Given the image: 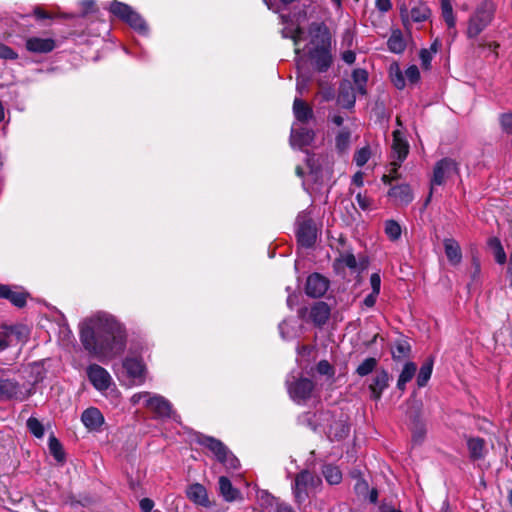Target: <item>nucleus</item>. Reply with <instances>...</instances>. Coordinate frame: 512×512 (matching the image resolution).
Masks as SVG:
<instances>
[{"mask_svg": "<svg viewBox=\"0 0 512 512\" xmlns=\"http://www.w3.org/2000/svg\"><path fill=\"white\" fill-rule=\"evenodd\" d=\"M317 372L321 375L332 377L334 375V368L327 360H321L317 364Z\"/></svg>", "mask_w": 512, "mask_h": 512, "instance_id": "603ef678", "label": "nucleus"}, {"mask_svg": "<svg viewBox=\"0 0 512 512\" xmlns=\"http://www.w3.org/2000/svg\"><path fill=\"white\" fill-rule=\"evenodd\" d=\"M296 236L299 245L310 248L316 241V228L312 219L306 214L301 213L296 220Z\"/></svg>", "mask_w": 512, "mask_h": 512, "instance_id": "1a4fd4ad", "label": "nucleus"}, {"mask_svg": "<svg viewBox=\"0 0 512 512\" xmlns=\"http://www.w3.org/2000/svg\"><path fill=\"white\" fill-rule=\"evenodd\" d=\"M187 497L196 505L209 508L212 506L207 489L200 483L191 484L187 488Z\"/></svg>", "mask_w": 512, "mask_h": 512, "instance_id": "6ab92c4d", "label": "nucleus"}, {"mask_svg": "<svg viewBox=\"0 0 512 512\" xmlns=\"http://www.w3.org/2000/svg\"><path fill=\"white\" fill-rule=\"evenodd\" d=\"M355 101V88L349 81L342 82L339 87L337 104L344 109H352L355 105Z\"/></svg>", "mask_w": 512, "mask_h": 512, "instance_id": "412c9836", "label": "nucleus"}, {"mask_svg": "<svg viewBox=\"0 0 512 512\" xmlns=\"http://www.w3.org/2000/svg\"><path fill=\"white\" fill-rule=\"evenodd\" d=\"M87 377L93 387L104 392L113 384V380L109 372L98 364H91L87 367Z\"/></svg>", "mask_w": 512, "mask_h": 512, "instance_id": "ddd939ff", "label": "nucleus"}, {"mask_svg": "<svg viewBox=\"0 0 512 512\" xmlns=\"http://www.w3.org/2000/svg\"><path fill=\"white\" fill-rule=\"evenodd\" d=\"M354 489H355L357 494L361 495V494H365L366 492H368L369 486H368V483L365 480L358 479L356 484H355Z\"/></svg>", "mask_w": 512, "mask_h": 512, "instance_id": "e2e57ef3", "label": "nucleus"}, {"mask_svg": "<svg viewBox=\"0 0 512 512\" xmlns=\"http://www.w3.org/2000/svg\"><path fill=\"white\" fill-rule=\"evenodd\" d=\"M387 46L392 53L400 54L406 48V43L400 30H395L390 35Z\"/></svg>", "mask_w": 512, "mask_h": 512, "instance_id": "2f4dec72", "label": "nucleus"}, {"mask_svg": "<svg viewBox=\"0 0 512 512\" xmlns=\"http://www.w3.org/2000/svg\"><path fill=\"white\" fill-rule=\"evenodd\" d=\"M411 346L405 339L397 340L391 348L392 357L394 360H402L409 356Z\"/></svg>", "mask_w": 512, "mask_h": 512, "instance_id": "72a5a7b5", "label": "nucleus"}, {"mask_svg": "<svg viewBox=\"0 0 512 512\" xmlns=\"http://www.w3.org/2000/svg\"><path fill=\"white\" fill-rule=\"evenodd\" d=\"M389 380V374L385 370H381L375 374L369 384L371 399L375 401L380 400L383 391L389 386Z\"/></svg>", "mask_w": 512, "mask_h": 512, "instance_id": "f3484780", "label": "nucleus"}, {"mask_svg": "<svg viewBox=\"0 0 512 512\" xmlns=\"http://www.w3.org/2000/svg\"><path fill=\"white\" fill-rule=\"evenodd\" d=\"M442 17L449 29H455L456 17L450 0H441Z\"/></svg>", "mask_w": 512, "mask_h": 512, "instance_id": "58836bf2", "label": "nucleus"}, {"mask_svg": "<svg viewBox=\"0 0 512 512\" xmlns=\"http://www.w3.org/2000/svg\"><path fill=\"white\" fill-rule=\"evenodd\" d=\"M81 421L89 431H99L105 419L98 408L89 407L82 412Z\"/></svg>", "mask_w": 512, "mask_h": 512, "instance_id": "dca6fc26", "label": "nucleus"}, {"mask_svg": "<svg viewBox=\"0 0 512 512\" xmlns=\"http://www.w3.org/2000/svg\"><path fill=\"white\" fill-rule=\"evenodd\" d=\"M219 494L226 502H234L241 498L240 491L235 488L228 477L220 476L218 479Z\"/></svg>", "mask_w": 512, "mask_h": 512, "instance_id": "5701e85b", "label": "nucleus"}, {"mask_svg": "<svg viewBox=\"0 0 512 512\" xmlns=\"http://www.w3.org/2000/svg\"><path fill=\"white\" fill-rule=\"evenodd\" d=\"M33 393V388L21 385L13 379H0V398L24 401Z\"/></svg>", "mask_w": 512, "mask_h": 512, "instance_id": "9d476101", "label": "nucleus"}, {"mask_svg": "<svg viewBox=\"0 0 512 512\" xmlns=\"http://www.w3.org/2000/svg\"><path fill=\"white\" fill-rule=\"evenodd\" d=\"M405 78L411 82L416 83L420 79V72L416 65H411L405 70Z\"/></svg>", "mask_w": 512, "mask_h": 512, "instance_id": "5fc2aeb1", "label": "nucleus"}, {"mask_svg": "<svg viewBox=\"0 0 512 512\" xmlns=\"http://www.w3.org/2000/svg\"><path fill=\"white\" fill-rule=\"evenodd\" d=\"M436 44H432L430 49H422L420 51L419 57L421 61V65L424 69H429L431 65V61L433 59V55L436 53Z\"/></svg>", "mask_w": 512, "mask_h": 512, "instance_id": "a18cd8bd", "label": "nucleus"}, {"mask_svg": "<svg viewBox=\"0 0 512 512\" xmlns=\"http://www.w3.org/2000/svg\"><path fill=\"white\" fill-rule=\"evenodd\" d=\"M356 202L359 205V207L364 211L368 210L371 205L370 199L367 196L362 195L361 193H358L356 195Z\"/></svg>", "mask_w": 512, "mask_h": 512, "instance_id": "bf43d9fd", "label": "nucleus"}, {"mask_svg": "<svg viewBox=\"0 0 512 512\" xmlns=\"http://www.w3.org/2000/svg\"><path fill=\"white\" fill-rule=\"evenodd\" d=\"M4 299H8L12 304L21 308L26 304L27 294L20 290H13L8 286V293H6Z\"/></svg>", "mask_w": 512, "mask_h": 512, "instance_id": "ea45409f", "label": "nucleus"}, {"mask_svg": "<svg viewBox=\"0 0 512 512\" xmlns=\"http://www.w3.org/2000/svg\"><path fill=\"white\" fill-rule=\"evenodd\" d=\"M267 512H293V510L289 505L278 502L272 509L268 510Z\"/></svg>", "mask_w": 512, "mask_h": 512, "instance_id": "338daca9", "label": "nucleus"}, {"mask_svg": "<svg viewBox=\"0 0 512 512\" xmlns=\"http://www.w3.org/2000/svg\"><path fill=\"white\" fill-rule=\"evenodd\" d=\"M500 125L502 130L512 135V113H504L500 116Z\"/></svg>", "mask_w": 512, "mask_h": 512, "instance_id": "864d4df0", "label": "nucleus"}, {"mask_svg": "<svg viewBox=\"0 0 512 512\" xmlns=\"http://www.w3.org/2000/svg\"><path fill=\"white\" fill-rule=\"evenodd\" d=\"M433 364V358H428L421 365L419 373L417 375V385L419 387H424L428 383L433 371Z\"/></svg>", "mask_w": 512, "mask_h": 512, "instance_id": "473e14b6", "label": "nucleus"}, {"mask_svg": "<svg viewBox=\"0 0 512 512\" xmlns=\"http://www.w3.org/2000/svg\"><path fill=\"white\" fill-rule=\"evenodd\" d=\"M310 41L305 46L308 57L318 72H325L332 64L330 53V37L326 27L321 23L313 22L309 26Z\"/></svg>", "mask_w": 512, "mask_h": 512, "instance_id": "f03ea898", "label": "nucleus"}, {"mask_svg": "<svg viewBox=\"0 0 512 512\" xmlns=\"http://www.w3.org/2000/svg\"><path fill=\"white\" fill-rule=\"evenodd\" d=\"M48 447L51 455L54 457V459L62 463L65 460V453L62 447V444L59 442V440L51 435L48 440Z\"/></svg>", "mask_w": 512, "mask_h": 512, "instance_id": "4c0bfd02", "label": "nucleus"}, {"mask_svg": "<svg viewBox=\"0 0 512 512\" xmlns=\"http://www.w3.org/2000/svg\"><path fill=\"white\" fill-rule=\"evenodd\" d=\"M470 457L478 460L484 457V440L481 438H470L467 442Z\"/></svg>", "mask_w": 512, "mask_h": 512, "instance_id": "c9c22d12", "label": "nucleus"}, {"mask_svg": "<svg viewBox=\"0 0 512 512\" xmlns=\"http://www.w3.org/2000/svg\"><path fill=\"white\" fill-rule=\"evenodd\" d=\"M321 484V479L308 470H302L295 477L293 493L298 503H303Z\"/></svg>", "mask_w": 512, "mask_h": 512, "instance_id": "0eeeda50", "label": "nucleus"}, {"mask_svg": "<svg viewBox=\"0 0 512 512\" xmlns=\"http://www.w3.org/2000/svg\"><path fill=\"white\" fill-rule=\"evenodd\" d=\"M322 474L330 485H337L342 481V472L337 466L331 464L324 465Z\"/></svg>", "mask_w": 512, "mask_h": 512, "instance_id": "f704fd0d", "label": "nucleus"}, {"mask_svg": "<svg viewBox=\"0 0 512 512\" xmlns=\"http://www.w3.org/2000/svg\"><path fill=\"white\" fill-rule=\"evenodd\" d=\"M375 6L381 13H386L392 8L391 0H376Z\"/></svg>", "mask_w": 512, "mask_h": 512, "instance_id": "052dcab7", "label": "nucleus"}, {"mask_svg": "<svg viewBox=\"0 0 512 512\" xmlns=\"http://www.w3.org/2000/svg\"><path fill=\"white\" fill-rule=\"evenodd\" d=\"M400 14L403 21L410 18L413 22L420 23L426 21L429 18L430 9L425 3L419 2L415 4L410 9V11H408L407 8L401 7Z\"/></svg>", "mask_w": 512, "mask_h": 512, "instance_id": "a211bd4d", "label": "nucleus"}, {"mask_svg": "<svg viewBox=\"0 0 512 512\" xmlns=\"http://www.w3.org/2000/svg\"><path fill=\"white\" fill-rule=\"evenodd\" d=\"M391 80L397 89L405 87V74L403 75L399 67H396L395 72L391 71Z\"/></svg>", "mask_w": 512, "mask_h": 512, "instance_id": "3c124183", "label": "nucleus"}, {"mask_svg": "<svg viewBox=\"0 0 512 512\" xmlns=\"http://www.w3.org/2000/svg\"><path fill=\"white\" fill-rule=\"evenodd\" d=\"M351 133L347 129H342L336 136L335 145L336 149L343 153L348 150L350 146Z\"/></svg>", "mask_w": 512, "mask_h": 512, "instance_id": "a19ab883", "label": "nucleus"}, {"mask_svg": "<svg viewBox=\"0 0 512 512\" xmlns=\"http://www.w3.org/2000/svg\"><path fill=\"white\" fill-rule=\"evenodd\" d=\"M261 506L267 511L272 509L279 501L267 491H261L258 494Z\"/></svg>", "mask_w": 512, "mask_h": 512, "instance_id": "de8ad7c7", "label": "nucleus"}, {"mask_svg": "<svg viewBox=\"0 0 512 512\" xmlns=\"http://www.w3.org/2000/svg\"><path fill=\"white\" fill-rule=\"evenodd\" d=\"M389 196L398 204H409L413 200V194L409 185L401 184L393 186L389 190Z\"/></svg>", "mask_w": 512, "mask_h": 512, "instance_id": "cd10ccee", "label": "nucleus"}, {"mask_svg": "<svg viewBox=\"0 0 512 512\" xmlns=\"http://www.w3.org/2000/svg\"><path fill=\"white\" fill-rule=\"evenodd\" d=\"M146 408L152 411L158 418H171L178 421L179 416L173 410L171 402L159 394H150Z\"/></svg>", "mask_w": 512, "mask_h": 512, "instance_id": "9b49d317", "label": "nucleus"}, {"mask_svg": "<svg viewBox=\"0 0 512 512\" xmlns=\"http://www.w3.org/2000/svg\"><path fill=\"white\" fill-rule=\"evenodd\" d=\"M458 172L457 163L451 158H443L439 160L433 169V176L431 178V186L443 185L448 178Z\"/></svg>", "mask_w": 512, "mask_h": 512, "instance_id": "f8f14e48", "label": "nucleus"}, {"mask_svg": "<svg viewBox=\"0 0 512 512\" xmlns=\"http://www.w3.org/2000/svg\"><path fill=\"white\" fill-rule=\"evenodd\" d=\"M150 394H151V392H147V391L135 393L130 399L131 403L133 405L143 403L144 407H146V403L150 397Z\"/></svg>", "mask_w": 512, "mask_h": 512, "instance_id": "4d7b16f0", "label": "nucleus"}, {"mask_svg": "<svg viewBox=\"0 0 512 512\" xmlns=\"http://www.w3.org/2000/svg\"><path fill=\"white\" fill-rule=\"evenodd\" d=\"M27 428L36 438H42L44 436L43 424L35 417L28 418Z\"/></svg>", "mask_w": 512, "mask_h": 512, "instance_id": "c03bdc74", "label": "nucleus"}, {"mask_svg": "<svg viewBox=\"0 0 512 512\" xmlns=\"http://www.w3.org/2000/svg\"><path fill=\"white\" fill-rule=\"evenodd\" d=\"M329 288V280L319 273H313L308 276L305 286V292L309 297L320 298Z\"/></svg>", "mask_w": 512, "mask_h": 512, "instance_id": "2eb2a0df", "label": "nucleus"}, {"mask_svg": "<svg viewBox=\"0 0 512 512\" xmlns=\"http://www.w3.org/2000/svg\"><path fill=\"white\" fill-rule=\"evenodd\" d=\"M379 294H374V293H370L368 294L364 300H363V305L367 308H371L375 305L376 303V300H377V297H378Z\"/></svg>", "mask_w": 512, "mask_h": 512, "instance_id": "774afa93", "label": "nucleus"}, {"mask_svg": "<svg viewBox=\"0 0 512 512\" xmlns=\"http://www.w3.org/2000/svg\"><path fill=\"white\" fill-rule=\"evenodd\" d=\"M385 233L391 241H396L401 237L402 229L395 220H387L384 225Z\"/></svg>", "mask_w": 512, "mask_h": 512, "instance_id": "79ce46f5", "label": "nucleus"}, {"mask_svg": "<svg viewBox=\"0 0 512 512\" xmlns=\"http://www.w3.org/2000/svg\"><path fill=\"white\" fill-rule=\"evenodd\" d=\"M123 368L127 374L130 384L141 385L145 381V365L138 357H126L123 361Z\"/></svg>", "mask_w": 512, "mask_h": 512, "instance_id": "4468645a", "label": "nucleus"}, {"mask_svg": "<svg viewBox=\"0 0 512 512\" xmlns=\"http://www.w3.org/2000/svg\"><path fill=\"white\" fill-rule=\"evenodd\" d=\"M350 432V426L347 421L343 418L333 421L329 425L327 435L330 440H342L348 436Z\"/></svg>", "mask_w": 512, "mask_h": 512, "instance_id": "a878e982", "label": "nucleus"}, {"mask_svg": "<svg viewBox=\"0 0 512 512\" xmlns=\"http://www.w3.org/2000/svg\"><path fill=\"white\" fill-rule=\"evenodd\" d=\"M79 338L84 350L100 362L120 356L127 342L124 325L105 311L94 312L79 323Z\"/></svg>", "mask_w": 512, "mask_h": 512, "instance_id": "f257e3e1", "label": "nucleus"}, {"mask_svg": "<svg viewBox=\"0 0 512 512\" xmlns=\"http://www.w3.org/2000/svg\"><path fill=\"white\" fill-rule=\"evenodd\" d=\"M370 285L372 288V293L379 294L381 289V278L378 273H373L370 276Z\"/></svg>", "mask_w": 512, "mask_h": 512, "instance_id": "13d9d810", "label": "nucleus"}, {"mask_svg": "<svg viewBox=\"0 0 512 512\" xmlns=\"http://www.w3.org/2000/svg\"><path fill=\"white\" fill-rule=\"evenodd\" d=\"M337 264H341L353 271L357 270L358 267L356 257L352 253L341 254L337 259Z\"/></svg>", "mask_w": 512, "mask_h": 512, "instance_id": "49530a36", "label": "nucleus"}, {"mask_svg": "<svg viewBox=\"0 0 512 512\" xmlns=\"http://www.w3.org/2000/svg\"><path fill=\"white\" fill-rule=\"evenodd\" d=\"M282 23L284 24V28L281 33L284 38H290L293 40L295 46V62L297 67V81H296V91L299 95H303L308 91L309 85L311 83V75L309 73H305L303 71V59L300 56V42L303 39L304 31L300 28L298 24L290 22L288 17L285 15H281Z\"/></svg>", "mask_w": 512, "mask_h": 512, "instance_id": "7ed1b4c3", "label": "nucleus"}, {"mask_svg": "<svg viewBox=\"0 0 512 512\" xmlns=\"http://www.w3.org/2000/svg\"><path fill=\"white\" fill-rule=\"evenodd\" d=\"M315 133L312 129L308 128H300L295 129L292 128L290 135V144L293 148H304L309 146L314 140Z\"/></svg>", "mask_w": 512, "mask_h": 512, "instance_id": "aec40b11", "label": "nucleus"}, {"mask_svg": "<svg viewBox=\"0 0 512 512\" xmlns=\"http://www.w3.org/2000/svg\"><path fill=\"white\" fill-rule=\"evenodd\" d=\"M329 316L330 308L325 302H317L310 309V319L317 326L325 324Z\"/></svg>", "mask_w": 512, "mask_h": 512, "instance_id": "bb28decb", "label": "nucleus"}, {"mask_svg": "<svg viewBox=\"0 0 512 512\" xmlns=\"http://www.w3.org/2000/svg\"><path fill=\"white\" fill-rule=\"evenodd\" d=\"M416 370H417V367H416L415 363H413V362H407L404 365V367L399 375L398 381H397V388L399 390H401V391L405 390L406 384L412 380V378L414 377V375L416 373Z\"/></svg>", "mask_w": 512, "mask_h": 512, "instance_id": "c756f323", "label": "nucleus"}, {"mask_svg": "<svg viewBox=\"0 0 512 512\" xmlns=\"http://www.w3.org/2000/svg\"><path fill=\"white\" fill-rule=\"evenodd\" d=\"M409 153V143L406 140L404 134L400 130L393 131V142H392V160L390 162L389 175H383L382 181L384 183H390L391 180L398 179V169L401 167L403 161L407 158Z\"/></svg>", "mask_w": 512, "mask_h": 512, "instance_id": "39448f33", "label": "nucleus"}, {"mask_svg": "<svg viewBox=\"0 0 512 512\" xmlns=\"http://www.w3.org/2000/svg\"><path fill=\"white\" fill-rule=\"evenodd\" d=\"M26 48L34 53H48L55 48V41L52 38L30 37L26 41Z\"/></svg>", "mask_w": 512, "mask_h": 512, "instance_id": "4be33fe9", "label": "nucleus"}, {"mask_svg": "<svg viewBox=\"0 0 512 512\" xmlns=\"http://www.w3.org/2000/svg\"><path fill=\"white\" fill-rule=\"evenodd\" d=\"M286 385L290 398L297 404H304L311 398L314 390L312 380L304 377L296 378L292 374L288 375Z\"/></svg>", "mask_w": 512, "mask_h": 512, "instance_id": "6e6552de", "label": "nucleus"}, {"mask_svg": "<svg viewBox=\"0 0 512 512\" xmlns=\"http://www.w3.org/2000/svg\"><path fill=\"white\" fill-rule=\"evenodd\" d=\"M218 461L228 469H237L240 465L239 460L228 449Z\"/></svg>", "mask_w": 512, "mask_h": 512, "instance_id": "09e8293b", "label": "nucleus"}, {"mask_svg": "<svg viewBox=\"0 0 512 512\" xmlns=\"http://www.w3.org/2000/svg\"><path fill=\"white\" fill-rule=\"evenodd\" d=\"M18 54L10 47L0 43V58L5 60H15Z\"/></svg>", "mask_w": 512, "mask_h": 512, "instance_id": "6e6d98bb", "label": "nucleus"}, {"mask_svg": "<svg viewBox=\"0 0 512 512\" xmlns=\"http://www.w3.org/2000/svg\"><path fill=\"white\" fill-rule=\"evenodd\" d=\"M197 441L200 445L208 448L217 460L223 457V454L228 449L220 440L210 436L199 435Z\"/></svg>", "mask_w": 512, "mask_h": 512, "instance_id": "b1692460", "label": "nucleus"}, {"mask_svg": "<svg viewBox=\"0 0 512 512\" xmlns=\"http://www.w3.org/2000/svg\"><path fill=\"white\" fill-rule=\"evenodd\" d=\"M478 47L480 48H487L490 51L496 53L497 48L499 47V44L496 42H488L485 39H480L478 42Z\"/></svg>", "mask_w": 512, "mask_h": 512, "instance_id": "69168bd1", "label": "nucleus"}, {"mask_svg": "<svg viewBox=\"0 0 512 512\" xmlns=\"http://www.w3.org/2000/svg\"><path fill=\"white\" fill-rule=\"evenodd\" d=\"M279 331L283 339L289 340L299 335L300 326L294 320H284L279 324Z\"/></svg>", "mask_w": 512, "mask_h": 512, "instance_id": "7c9ffc66", "label": "nucleus"}, {"mask_svg": "<svg viewBox=\"0 0 512 512\" xmlns=\"http://www.w3.org/2000/svg\"><path fill=\"white\" fill-rule=\"evenodd\" d=\"M444 250L449 263L458 265L462 260V252L459 243L453 238H446L443 241Z\"/></svg>", "mask_w": 512, "mask_h": 512, "instance_id": "393cba45", "label": "nucleus"}, {"mask_svg": "<svg viewBox=\"0 0 512 512\" xmlns=\"http://www.w3.org/2000/svg\"><path fill=\"white\" fill-rule=\"evenodd\" d=\"M377 366V360L375 358L369 357L366 358L356 369V373L359 376H367L370 374Z\"/></svg>", "mask_w": 512, "mask_h": 512, "instance_id": "37998d69", "label": "nucleus"}, {"mask_svg": "<svg viewBox=\"0 0 512 512\" xmlns=\"http://www.w3.org/2000/svg\"><path fill=\"white\" fill-rule=\"evenodd\" d=\"M293 113L295 118L302 123H306L313 118L312 108L300 97H296L293 102Z\"/></svg>", "mask_w": 512, "mask_h": 512, "instance_id": "c85d7f7f", "label": "nucleus"}, {"mask_svg": "<svg viewBox=\"0 0 512 512\" xmlns=\"http://www.w3.org/2000/svg\"><path fill=\"white\" fill-rule=\"evenodd\" d=\"M497 4L494 0H482L474 7L467 21L466 36L468 39H478L495 18Z\"/></svg>", "mask_w": 512, "mask_h": 512, "instance_id": "20e7f679", "label": "nucleus"}, {"mask_svg": "<svg viewBox=\"0 0 512 512\" xmlns=\"http://www.w3.org/2000/svg\"><path fill=\"white\" fill-rule=\"evenodd\" d=\"M352 79L356 86V90L360 95L366 94V83L368 81V73L364 69H355L352 73Z\"/></svg>", "mask_w": 512, "mask_h": 512, "instance_id": "e433bc0d", "label": "nucleus"}, {"mask_svg": "<svg viewBox=\"0 0 512 512\" xmlns=\"http://www.w3.org/2000/svg\"><path fill=\"white\" fill-rule=\"evenodd\" d=\"M493 252L497 263L504 264L506 262L507 257L502 245L498 246Z\"/></svg>", "mask_w": 512, "mask_h": 512, "instance_id": "680f3d73", "label": "nucleus"}, {"mask_svg": "<svg viewBox=\"0 0 512 512\" xmlns=\"http://www.w3.org/2000/svg\"><path fill=\"white\" fill-rule=\"evenodd\" d=\"M370 158V150L368 147H363L356 151L354 155V162L357 166L362 167L364 166Z\"/></svg>", "mask_w": 512, "mask_h": 512, "instance_id": "8fccbe9b", "label": "nucleus"}, {"mask_svg": "<svg viewBox=\"0 0 512 512\" xmlns=\"http://www.w3.org/2000/svg\"><path fill=\"white\" fill-rule=\"evenodd\" d=\"M139 505L142 512H151L154 507V502L150 498H143L140 500Z\"/></svg>", "mask_w": 512, "mask_h": 512, "instance_id": "0e129e2a", "label": "nucleus"}, {"mask_svg": "<svg viewBox=\"0 0 512 512\" xmlns=\"http://www.w3.org/2000/svg\"><path fill=\"white\" fill-rule=\"evenodd\" d=\"M109 10L114 16L129 24L134 30L143 35L147 34L148 28L144 19L128 4L117 1L112 2Z\"/></svg>", "mask_w": 512, "mask_h": 512, "instance_id": "423d86ee", "label": "nucleus"}]
</instances>
